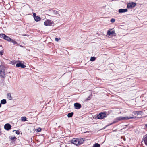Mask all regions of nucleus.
Here are the masks:
<instances>
[{
  "instance_id": "nucleus-2",
  "label": "nucleus",
  "mask_w": 147,
  "mask_h": 147,
  "mask_svg": "<svg viewBox=\"0 0 147 147\" xmlns=\"http://www.w3.org/2000/svg\"><path fill=\"white\" fill-rule=\"evenodd\" d=\"M5 68L3 65H0V77L2 78H4L5 77Z\"/></svg>"
},
{
  "instance_id": "nucleus-21",
  "label": "nucleus",
  "mask_w": 147,
  "mask_h": 147,
  "mask_svg": "<svg viewBox=\"0 0 147 147\" xmlns=\"http://www.w3.org/2000/svg\"><path fill=\"white\" fill-rule=\"evenodd\" d=\"M10 42L13 43V44L14 45H16V44H17V43L16 42V41L13 39H12L11 38V40H10Z\"/></svg>"
},
{
  "instance_id": "nucleus-9",
  "label": "nucleus",
  "mask_w": 147,
  "mask_h": 147,
  "mask_svg": "<svg viewBox=\"0 0 147 147\" xmlns=\"http://www.w3.org/2000/svg\"><path fill=\"white\" fill-rule=\"evenodd\" d=\"M51 20H47L44 22V25L45 26H51L52 24Z\"/></svg>"
},
{
  "instance_id": "nucleus-33",
  "label": "nucleus",
  "mask_w": 147,
  "mask_h": 147,
  "mask_svg": "<svg viewBox=\"0 0 147 147\" xmlns=\"http://www.w3.org/2000/svg\"><path fill=\"white\" fill-rule=\"evenodd\" d=\"M1 46V45H0V47Z\"/></svg>"
},
{
  "instance_id": "nucleus-32",
  "label": "nucleus",
  "mask_w": 147,
  "mask_h": 147,
  "mask_svg": "<svg viewBox=\"0 0 147 147\" xmlns=\"http://www.w3.org/2000/svg\"><path fill=\"white\" fill-rule=\"evenodd\" d=\"M145 126H146V127H147V124H146V125H145Z\"/></svg>"
},
{
  "instance_id": "nucleus-8",
  "label": "nucleus",
  "mask_w": 147,
  "mask_h": 147,
  "mask_svg": "<svg viewBox=\"0 0 147 147\" xmlns=\"http://www.w3.org/2000/svg\"><path fill=\"white\" fill-rule=\"evenodd\" d=\"M136 4L135 3L133 2L128 3L127 5V8H131L134 7L135 6Z\"/></svg>"
},
{
  "instance_id": "nucleus-7",
  "label": "nucleus",
  "mask_w": 147,
  "mask_h": 147,
  "mask_svg": "<svg viewBox=\"0 0 147 147\" xmlns=\"http://www.w3.org/2000/svg\"><path fill=\"white\" fill-rule=\"evenodd\" d=\"M106 114L104 112H102L98 115L97 118L99 119H101L106 117Z\"/></svg>"
},
{
  "instance_id": "nucleus-3",
  "label": "nucleus",
  "mask_w": 147,
  "mask_h": 147,
  "mask_svg": "<svg viewBox=\"0 0 147 147\" xmlns=\"http://www.w3.org/2000/svg\"><path fill=\"white\" fill-rule=\"evenodd\" d=\"M50 16H60L59 11L55 10H52L50 12Z\"/></svg>"
},
{
  "instance_id": "nucleus-27",
  "label": "nucleus",
  "mask_w": 147,
  "mask_h": 147,
  "mask_svg": "<svg viewBox=\"0 0 147 147\" xmlns=\"http://www.w3.org/2000/svg\"><path fill=\"white\" fill-rule=\"evenodd\" d=\"M15 131L16 132V134H20V132L18 131H16V130H13V131Z\"/></svg>"
},
{
  "instance_id": "nucleus-1",
  "label": "nucleus",
  "mask_w": 147,
  "mask_h": 147,
  "mask_svg": "<svg viewBox=\"0 0 147 147\" xmlns=\"http://www.w3.org/2000/svg\"><path fill=\"white\" fill-rule=\"evenodd\" d=\"M84 141L83 139L82 138H74L71 140V142L77 146H79L82 144Z\"/></svg>"
},
{
  "instance_id": "nucleus-31",
  "label": "nucleus",
  "mask_w": 147,
  "mask_h": 147,
  "mask_svg": "<svg viewBox=\"0 0 147 147\" xmlns=\"http://www.w3.org/2000/svg\"><path fill=\"white\" fill-rule=\"evenodd\" d=\"M1 107V103H0V108Z\"/></svg>"
},
{
  "instance_id": "nucleus-5",
  "label": "nucleus",
  "mask_w": 147,
  "mask_h": 147,
  "mask_svg": "<svg viewBox=\"0 0 147 147\" xmlns=\"http://www.w3.org/2000/svg\"><path fill=\"white\" fill-rule=\"evenodd\" d=\"M0 37L8 42H10L11 40L10 37L4 34H0Z\"/></svg>"
},
{
  "instance_id": "nucleus-22",
  "label": "nucleus",
  "mask_w": 147,
  "mask_h": 147,
  "mask_svg": "<svg viewBox=\"0 0 147 147\" xmlns=\"http://www.w3.org/2000/svg\"><path fill=\"white\" fill-rule=\"evenodd\" d=\"M96 59V58L94 57H92L90 59V61H94Z\"/></svg>"
},
{
  "instance_id": "nucleus-23",
  "label": "nucleus",
  "mask_w": 147,
  "mask_h": 147,
  "mask_svg": "<svg viewBox=\"0 0 147 147\" xmlns=\"http://www.w3.org/2000/svg\"><path fill=\"white\" fill-rule=\"evenodd\" d=\"M9 138L10 139L12 140H13L14 139H16L17 138L16 137H13L12 136H10L9 137Z\"/></svg>"
},
{
  "instance_id": "nucleus-6",
  "label": "nucleus",
  "mask_w": 147,
  "mask_h": 147,
  "mask_svg": "<svg viewBox=\"0 0 147 147\" xmlns=\"http://www.w3.org/2000/svg\"><path fill=\"white\" fill-rule=\"evenodd\" d=\"M112 29H110L107 31V34L110 36H116V34L114 31H111Z\"/></svg>"
},
{
  "instance_id": "nucleus-18",
  "label": "nucleus",
  "mask_w": 147,
  "mask_h": 147,
  "mask_svg": "<svg viewBox=\"0 0 147 147\" xmlns=\"http://www.w3.org/2000/svg\"><path fill=\"white\" fill-rule=\"evenodd\" d=\"M1 104H5L6 103V101L5 99H3L1 101Z\"/></svg>"
},
{
  "instance_id": "nucleus-20",
  "label": "nucleus",
  "mask_w": 147,
  "mask_h": 147,
  "mask_svg": "<svg viewBox=\"0 0 147 147\" xmlns=\"http://www.w3.org/2000/svg\"><path fill=\"white\" fill-rule=\"evenodd\" d=\"M22 121H26V117H22L21 118Z\"/></svg>"
},
{
  "instance_id": "nucleus-19",
  "label": "nucleus",
  "mask_w": 147,
  "mask_h": 147,
  "mask_svg": "<svg viewBox=\"0 0 147 147\" xmlns=\"http://www.w3.org/2000/svg\"><path fill=\"white\" fill-rule=\"evenodd\" d=\"M93 147H100V146L98 143H96L93 145Z\"/></svg>"
},
{
  "instance_id": "nucleus-30",
  "label": "nucleus",
  "mask_w": 147,
  "mask_h": 147,
  "mask_svg": "<svg viewBox=\"0 0 147 147\" xmlns=\"http://www.w3.org/2000/svg\"><path fill=\"white\" fill-rule=\"evenodd\" d=\"M55 40L56 41H59V39L58 38H55Z\"/></svg>"
},
{
  "instance_id": "nucleus-29",
  "label": "nucleus",
  "mask_w": 147,
  "mask_h": 147,
  "mask_svg": "<svg viewBox=\"0 0 147 147\" xmlns=\"http://www.w3.org/2000/svg\"><path fill=\"white\" fill-rule=\"evenodd\" d=\"M3 54V51H0V55H2Z\"/></svg>"
},
{
  "instance_id": "nucleus-16",
  "label": "nucleus",
  "mask_w": 147,
  "mask_h": 147,
  "mask_svg": "<svg viewBox=\"0 0 147 147\" xmlns=\"http://www.w3.org/2000/svg\"><path fill=\"white\" fill-rule=\"evenodd\" d=\"M34 19L35 21L38 22L40 20V17L37 16L36 17H34Z\"/></svg>"
},
{
  "instance_id": "nucleus-25",
  "label": "nucleus",
  "mask_w": 147,
  "mask_h": 147,
  "mask_svg": "<svg viewBox=\"0 0 147 147\" xmlns=\"http://www.w3.org/2000/svg\"><path fill=\"white\" fill-rule=\"evenodd\" d=\"M36 131L38 132H40L41 131V129L40 128H38L36 129Z\"/></svg>"
},
{
  "instance_id": "nucleus-17",
  "label": "nucleus",
  "mask_w": 147,
  "mask_h": 147,
  "mask_svg": "<svg viewBox=\"0 0 147 147\" xmlns=\"http://www.w3.org/2000/svg\"><path fill=\"white\" fill-rule=\"evenodd\" d=\"M74 114V113L73 112L69 113L67 115V116L69 118L73 116Z\"/></svg>"
},
{
  "instance_id": "nucleus-13",
  "label": "nucleus",
  "mask_w": 147,
  "mask_h": 147,
  "mask_svg": "<svg viewBox=\"0 0 147 147\" xmlns=\"http://www.w3.org/2000/svg\"><path fill=\"white\" fill-rule=\"evenodd\" d=\"M127 11V9H120L118 11L120 13H124L126 12Z\"/></svg>"
},
{
  "instance_id": "nucleus-26",
  "label": "nucleus",
  "mask_w": 147,
  "mask_h": 147,
  "mask_svg": "<svg viewBox=\"0 0 147 147\" xmlns=\"http://www.w3.org/2000/svg\"><path fill=\"white\" fill-rule=\"evenodd\" d=\"M110 21L112 23H114L115 21V20L114 19L112 18L111 19Z\"/></svg>"
},
{
  "instance_id": "nucleus-24",
  "label": "nucleus",
  "mask_w": 147,
  "mask_h": 147,
  "mask_svg": "<svg viewBox=\"0 0 147 147\" xmlns=\"http://www.w3.org/2000/svg\"><path fill=\"white\" fill-rule=\"evenodd\" d=\"M144 142L145 144L147 145V137H145L144 139Z\"/></svg>"
},
{
  "instance_id": "nucleus-14",
  "label": "nucleus",
  "mask_w": 147,
  "mask_h": 147,
  "mask_svg": "<svg viewBox=\"0 0 147 147\" xmlns=\"http://www.w3.org/2000/svg\"><path fill=\"white\" fill-rule=\"evenodd\" d=\"M133 113L134 115H139V114H141L142 113V112L141 111H133Z\"/></svg>"
},
{
  "instance_id": "nucleus-10",
  "label": "nucleus",
  "mask_w": 147,
  "mask_h": 147,
  "mask_svg": "<svg viewBox=\"0 0 147 147\" xmlns=\"http://www.w3.org/2000/svg\"><path fill=\"white\" fill-rule=\"evenodd\" d=\"M4 128L5 130H9L11 129V126L10 124L7 123L5 125Z\"/></svg>"
},
{
  "instance_id": "nucleus-28",
  "label": "nucleus",
  "mask_w": 147,
  "mask_h": 147,
  "mask_svg": "<svg viewBox=\"0 0 147 147\" xmlns=\"http://www.w3.org/2000/svg\"><path fill=\"white\" fill-rule=\"evenodd\" d=\"M33 16L34 18V17H35L36 16V13H33Z\"/></svg>"
},
{
  "instance_id": "nucleus-15",
  "label": "nucleus",
  "mask_w": 147,
  "mask_h": 147,
  "mask_svg": "<svg viewBox=\"0 0 147 147\" xmlns=\"http://www.w3.org/2000/svg\"><path fill=\"white\" fill-rule=\"evenodd\" d=\"M7 98L9 100H11L12 99V98L10 93H8L7 94Z\"/></svg>"
},
{
  "instance_id": "nucleus-12",
  "label": "nucleus",
  "mask_w": 147,
  "mask_h": 147,
  "mask_svg": "<svg viewBox=\"0 0 147 147\" xmlns=\"http://www.w3.org/2000/svg\"><path fill=\"white\" fill-rule=\"evenodd\" d=\"M16 65L17 67H20L22 68H24L26 67L24 64L21 63H17L16 64Z\"/></svg>"
},
{
  "instance_id": "nucleus-4",
  "label": "nucleus",
  "mask_w": 147,
  "mask_h": 147,
  "mask_svg": "<svg viewBox=\"0 0 147 147\" xmlns=\"http://www.w3.org/2000/svg\"><path fill=\"white\" fill-rule=\"evenodd\" d=\"M134 118V117H131L130 116L123 117H119L116 118V119L117 120L119 121L122 120H128L131 119H133Z\"/></svg>"
},
{
  "instance_id": "nucleus-11",
  "label": "nucleus",
  "mask_w": 147,
  "mask_h": 147,
  "mask_svg": "<svg viewBox=\"0 0 147 147\" xmlns=\"http://www.w3.org/2000/svg\"><path fill=\"white\" fill-rule=\"evenodd\" d=\"M75 108L77 109H78L81 107V105L80 104L76 103L74 104Z\"/></svg>"
}]
</instances>
